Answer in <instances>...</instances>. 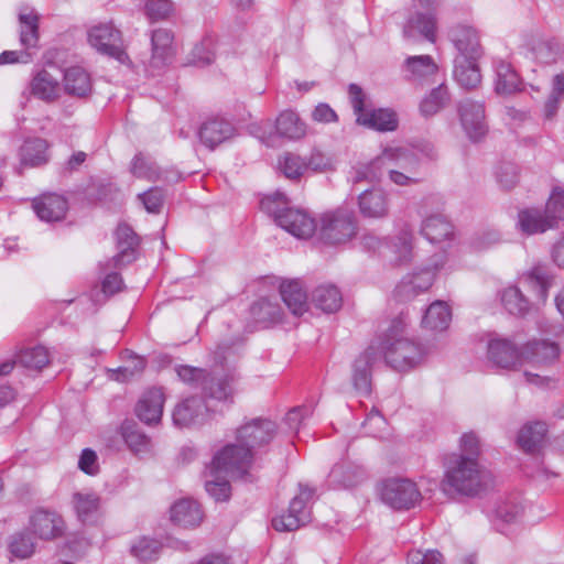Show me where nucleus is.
<instances>
[{
	"label": "nucleus",
	"instance_id": "f257e3e1",
	"mask_svg": "<svg viewBox=\"0 0 564 564\" xmlns=\"http://www.w3.org/2000/svg\"><path fill=\"white\" fill-rule=\"evenodd\" d=\"M491 484V474L477 459L465 455H453L447 465L442 489L445 494L475 497Z\"/></svg>",
	"mask_w": 564,
	"mask_h": 564
},
{
	"label": "nucleus",
	"instance_id": "f03ea898",
	"mask_svg": "<svg viewBox=\"0 0 564 564\" xmlns=\"http://www.w3.org/2000/svg\"><path fill=\"white\" fill-rule=\"evenodd\" d=\"M406 322L401 315L391 322L379 346L380 357L391 368L398 371H406L421 364L426 356V350L420 344L404 337Z\"/></svg>",
	"mask_w": 564,
	"mask_h": 564
},
{
	"label": "nucleus",
	"instance_id": "7ed1b4c3",
	"mask_svg": "<svg viewBox=\"0 0 564 564\" xmlns=\"http://www.w3.org/2000/svg\"><path fill=\"white\" fill-rule=\"evenodd\" d=\"M247 430L241 426L237 430L235 443H228L217 451L212 462L206 465L212 473L221 471L225 476L239 478L247 471Z\"/></svg>",
	"mask_w": 564,
	"mask_h": 564
},
{
	"label": "nucleus",
	"instance_id": "20e7f679",
	"mask_svg": "<svg viewBox=\"0 0 564 564\" xmlns=\"http://www.w3.org/2000/svg\"><path fill=\"white\" fill-rule=\"evenodd\" d=\"M178 378L193 388H200L205 397L218 401L228 399L232 393L231 381L227 377L212 376L203 368L181 365L175 368Z\"/></svg>",
	"mask_w": 564,
	"mask_h": 564
},
{
	"label": "nucleus",
	"instance_id": "39448f33",
	"mask_svg": "<svg viewBox=\"0 0 564 564\" xmlns=\"http://www.w3.org/2000/svg\"><path fill=\"white\" fill-rule=\"evenodd\" d=\"M356 218L351 210L338 208L321 219V238L329 245L347 242L356 235Z\"/></svg>",
	"mask_w": 564,
	"mask_h": 564
},
{
	"label": "nucleus",
	"instance_id": "423d86ee",
	"mask_svg": "<svg viewBox=\"0 0 564 564\" xmlns=\"http://www.w3.org/2000/svg\"><path fill=\"white\" fill-rule=\"evenodd\" d=\"M88 43L100 54L124 63L128 55L123 50L122 35L112 22L99 23L91 26L87 33Z\"/></svg>",
	"mask_w": 564,
	"mask_h": 564
},
{
	"label": "nucleus",
	"instance_id": "0eeeda50",
	"mask_svg": "<svg viewBox=\"0 0 564 564\" xmlns=\"http://www.w3.org/2000/svg\"><path fill=\"white\" fill-rule=\"evenodd\" d=\"M381 500L397 510H409L422 498L415 482L409 479H387L380 489Z\"/></svg>",
	"mask_w": 564,
	"mask_h": 564
},
{
	"label": "nucleus",
	"instance_id": "6e6552de",
	"mask_svg": "<svg viewBox=\"0 0 564 564\" xmlns=\"http://www.w3.org/2000/svg\"><path fill=\"white\" fill-rule=\"evenodd\" d=\"M276 434L278 424L269 417L259 416L249 421V466L269 451Z\"/></svg>",
	"mask_w": 564,
	"mask_h": 564
},
{
	"label": "nucleus",
	"instance_id": "1a4fd4ad",
	"mask_svg": "<svg viewBox=\"0 0 564 564\" xmlns=\"http://www.w3.org/2000/svg\"><path fill=\"white\" fill-rule=\"evenodd\" d=\"M458 111L462 126L468 138L473 141L480 140L488 130L484 104L465 99L459 104Z\"/></svg>",
	"mask_w": 564,
	"mask_h": 564
},
{
	"label": "nucleus",
	"instance_id": "9d476101",
	"mask_svg": "<svg viewBox=\"0 0 564 564\" xmlns=\"http://www.w3.org/2000/svg\"><path fill=\"white\" fill-rule=\"evenodd\" d=\"M32 532L42 540H53L63 535L65 522L61 514L46 509L33 511L29 521Z\"/></svg>",
	"mask_w": 564,
	"mask_h": 564
},
{
	"label": "nucleus",
	"instance_id": "9b49d317",
	"mask_svg": "<svg viewBox=\"0 0 564 564\" xmlns=\"http://www.w3.org/2000/svg\"><path fill=\"white\" fill-rule=\"evenodd\" d=\"M487 357L494 366L502 369H516L522 365V351L506 338H492L487 346Z\"/></svg>",
	"mask_w": 564,
	"mask_h": 564
},
{
	"label": "nucleus",
	"instance_id": "f8f14e48",
	"mask_svg": "<svg viewBox=\"0 0 564 564\" xmlns=\"http://www.w3.org/2000/svg\"><path fill=\"white\" fill-rule=\"evenodd\" d=\"M377 347L371 344L362 351L352 364V384L360 394L368 395L371 392V369L379 360Z\"/></svg>",
	"mask_w": 564,
	"mask_h": 564
},
{
	"label": "nucleus",
	"instance_id": "ddd939ff",
	"mask_svg": "<svg viewBox=\"0 0 564 564\" xmlns=\"http://www.w3.org/2000/svg\"><path fill=\"white\" fill-rule=\"evenodd\" d=\"M276 225L300 239L312 237L316 230V221L311 215L290 207L278 216Z\"/></svg>",
	"mask_w": 564,
	"mask_h": 564
},
{
	"label": "nucleus",
	"instance_id": "4468645a",
	"mask_svg": "<svg viewBox=\"0 0 564 564\" xmlns=\"http://www.w3.org/2000/svg\"><path fill=\"white\" fill-rule=\"evenodd\" d=\"M116 238L119 252L102 264L105 270L121 268L135 259V248L139 245V239L133 229L128 225H119L116 230Z\"/></svg>",
	"mask_w": 564,
	"mask_h": 564
},
{
	"label": "nucleus",
	"instance_id": "2eb2a0df",
	"mask_svg": "<svg viewBox=\"0 0 564 564\" xmlns=\"http://www.w3.org/2000/svg\"><path fill=\"white\" fill-rule=\"evenodd\" d=\"M451 42L458 51L456 57L479 58L482 54L478 32L470 25L457 24L449 30Z\"/></svg>",
	"mask_w": 564,
	"mask_h": 564
},
{
	"label": "nucleus",
	"instance_id": "dca6fc26",
	"mask_svg": "<svg viewBox=\"0 0 564 564\" xmlns=\"http://www.w3.org/2000/svg\"><path fill=\"white\" fill-rule=\"evenodd\" d=\"M236 134V128L225 119L208 120L198 130L200 143L209 150H214L219 144L234 139Z\"/></svg>",
	"mask_w": 564,
	"mask_h": 564
},
{
	"label": "nucleus",
	"instance_id": "f3484780",
	"mask_svg": "<svg viewBox=\"0 0 564 564\" xmlns=\"http://www.w3.org/2000/svg\"><path fill=\"white\" fill-rule=\"evenodd\" d=\"M364 467L352 462H340L334 465L328 474V482L333 488H352L367 479Z\"/></svg>",
	"mask_w": 564,
	"mask_h": 564
},
{
	"label": "nucleus",
	"instance_id": "a211bd4d",
	"mask_svg": "<svg viewBox=\"0 0 564 564\" xmlns=\"http://www.w3.org/2000/svg\"><path fill=\"white\" fill-rule=\"evenodd\" d=\"M358 207L366 218H386L390 209L389 195L381 188L366 189L358 196Z\"/></svg>",
	"mask_w": 564,
	"mask_h": 564
},
{
	"label": "nucleus",
	"instance_id": "6ab92c4d",
	"mask_svg": "<svg viewBox=\"0 0 564 564\" xmlns=\"http://www.w3.org/2000/svg\"><path fill=\"white\" fill-rule=\"evenodd\" d=\"M165 397L161 388H151L147 390L135 406L138 417L148 425L160 422Z\"/></svg>",
	"mask_w": 564,
	"mask_h": 564
},
{
	"label": "nucleus",
	"instance_id": "aec40b11",
	"mask_svg": "<svg viewBox=\"0 0 564 564\" xmlns=\"http://www.w3.org/2000/svg\"><path fill=\"white\" fill-rule=\"evenodd\" d=\"M404 72L409 80L424 85L434 82L438 66L430 55L409 56L404 62Z\"/></svg>",
	"mask_w": 564,
	"mask_h": 564
},
{
	"label": "nucleus",
	"instance_id": "412c9836",
	"mask_svg": "<svg viewBox=\"0 0 564 564\" xmlns=\"http://www.w3.org/2000/svg\"><path fill=\"white\" fill-rule=\"evenodd\" d=\"M435 279V270L425 268L404 276L395 288L399 300H408L430 289Z\"/></svg>",
	"mask_w": 564,
	"mask_h": 564
},
{
	"label": "nucleus",
	"instance_id": "4be33fe9",
	"mask_svg": "<svg viewBox=\"0 0 564 564\" xmlns=\"http://www.w3.org/2000/svg\"><path fill=\"white\" fill-rule=\"evenodd\" d=\"M394 151L384 149L380 155L375 158L368 163H361L354 167L352 171V183L380 182L382 176L388 170L390 163V156L393 155Z\"/></svg>",
	"mask_w": 564,
	"mask_h": 564
},
{
	"label": "nucleus",
	"instance_id": "5701e85b",
	"mask_svg": "<svg viewBox=\"0 0 564 564\" xmlns=\"http://www.w3.org/2000/svg\"><path fill=\"white\" fill-rule=\"evenodd\" d=\"M274 128L276 137L290 141L301 140L307 133V124L301 119L299 113L292 109L280 112L275 119Z\"/></svg>",
	"mask_w": 564,
	"mask_h": 564
},
{
	"label": "nucleus",
	"instance_id": "b1692460",
	"mask_svg": "<svg viewBox=\"0 0 564 564\" xmlns=\"http://www.w3.org/2000/svg\"><path fill=\"white\" fill-rule=\"evenodd\" d=\"M64 91L73 97L86 98L93 91L90 74L80 66H72L65 69L63 77Z\"/></svg>",
	"mask_w": 564,
	"mask_h": 564
},
{
	"label": "nucleus",
	"instance_id": "393cba45",
	"mask_svg": "<svg viewBox=\"0 0 564 564\" xmlns=\"http://www.w3.org/2000/svg\"><path fill=\"white\" fill-rule=\"evenodd\" d=\"M33 209L44 221H58L65 217L68 204L61 195L44 194L33 200Z\"/></svg>",
	"mask_w": 564,
	"mask_h": 564
},
{
	"label": "nucleus",
	"instance_id": "a878e982",
	"mask_svg": "<svg viewBox=\"0 0 564 564\" xmlns=\"http://www.w3.org/2000/svg\"><path fill=\"white\" fill-rule=\"evenodd\" d=\"M170 514L171 520L183 528H195L204 518L199 503L189 498L177 500L171 507Z\"/></svg>",
	"mask_w": 564,
	"mask_h": 564
},
{
	"label": "nucleus",
	"instance_id": "bb28decb",
	"mask_svg": "<svg viewBox=\"0 0 564 564\" xmlns=\"http://www.w3.org/2000/svg\"><path fill=\"white\" fill-rule=\"evenodd\" d=\"M560 355L556 343L549 340L529 341L522 350V364L547 365L553 362Z\"/></svg>",
	"mask_w": 564,
	"mask_h": 564
},
{
	"label": "nucleus",
	"instance_id": "cd10ccee",
	"mask_svg": "<svg viewBox=\"0 0 564 564\" xmlns=\"http://www.w3.org/2000/svg\"><path fill=\"white\" fill-rule=\"evenodd\" d=\"M151 43L152 56L150 59V67L159 70L171 61L173 54V34L165 29L154 30L152 32Z\"/></svg>",
	"mask_w": 564,
	"mask_h": 564
},
{
	"label": "nucleus",
	"instance_id": "c85d7f7f",
	"mask_svg": "<svg viewBox=\"0 0 564 564\" xmlns=\"http://www.w3.org/2000/svg\"><path fill=\"white\" fill-rule=\"evenodd\" d=\"M530 51L536 62L544 65L555 64L564 57V45L554 37L533 39Z\"/></svg>",
	"mask_w": 564,
	"mask_h": 564
},
{
	"label": "nucleus",
	"instance_id": "c756f323",
	"mask_svg": "<svg viewBox=\"0 0 564 564\" xmlns=\"http://www.w3.org/2000/svg\"><path fill=\"white\" fill-rule=\"evenodd\" d=\"M280 294L294 314L301 316L307 311V295L300 280H285L280 284Z\"/></svg>",
	"mask_w": 564,
	"mask_h": 564
},
{
	"label": "nucleus",
	"instance_id": "7c9ffc66",
	"mask_svg": "<svg viewBox=\"0 0 564 564\" xmlns=\"http://www.w3.org/2000/svg\"><path fill=\"white\" fill-rule=\"evenodd\" d=\"M249 313L252 317L254 328H268L282 321L283 312L278 303L268 299L256 302Z\"/></svg>",
	"mask_w": 564,
	"mask_h": 564
},
{
	"label": "nucleus",
	"instance_id": "2f4dec72",
	"mask_svg": "<svg viewBox=\"0 0 564 564\" xmlns=\"http://www.w3.org/2000/svg\"><path fill=\"white\" fill-rule=\"evenodd\" d=\"M478 58L455 57L454 78L457 84L467 90L475 89L481 83Z\"/></svg>",
	"mask_w": 564,
	"mask_h": 564
},
{
	"label": "nucleus",
	"instance_id": "473e14b6",
	"mask_svg": "<svg viewBox=\"0 0 564 564\" xmlns=\"http://www.w3.org/2000/svg\"><path fill=\"white\" fill-rule=\"evenodd\" d=\"M436 19L434 14L429 13H416L410 18L403 28V36L406 40H412L415 33L421 34L430 42H435L436 35Z\"/></svg>",
	"mask_w": 564,
	"mask_h": 564
},
{
	"label": "nucleus",
	"instance_id": "72a5a7b5",
	"mask_svg": "<svg viewBox=\"0 0 564 564\" xmlns=\"http://www.w3.org/2000/svg\"><path fill=\"white\" fill-rule=\"evenodd\" d=\"M206 405L202 398L189 397L176 405L173 412V421L178 426H188L203 416Z\"/></svg>",
	"mask_w": 564,
	"mask_h": 564
},
{
	"label": "nucleus",
	"instance_id": "f704fd0d",
	"mask_svg": "<svg viewBox=\"0 0 564 564\" xmlns=\"http://www.w3.org/2000/svg\"><path fill=\"white\" fill-rule=\"evenodd\" d=\"M313 304L325 313H334L341 307L343 295L340 290L329 283L321 284L312 292Z\"/></svg>",
	"mask_w": 564,
	"mask_h": 564
},
{
	"label": "nucleus",
	"instance_id": "c9c22d12",
	"mask_svg": "<svg viewBox=\"0 0 564 564\" xmlns=\"http://www.w3.org/2000/svg\"><path fill=\"white\" fill-rule=\"evenodd\" d=\"M421 232L431 243H437L453 234V226L443 214L437 213L423 220Z\"/></svg>",
	"mask_w": 564,
	"mask_h": 564
},
{
	"label": "nucleus",
	"instance_id": "e433bc0d",
	"mask_svg": "<svg viewBox=\"0 0 564 564\" xmlns=\"http://www.w3.org/2000/svg\"><path fill=\"white\" fill-rule=\"evenodd\" d=\"M517 226L522 234L535 235L542 234L553 228L551 220L546 218L544 213L535 208L522 209L518 214Z\"/></svg>",
	"mask_w": 564,
	"mask_h": 564
},
{
	"label": "nucleus",
	"instance_id": "4c0bfd02",
	"mask_svg": "<svg viewBox=\"0 0 564 564\" xmlns=\"http://www.w3.org/2000/svg\"><path fill=\"white\" fill-rule=\"evenodd\" d=\"M494 68L496 73L495 89L497 94L510 95L519 89V76L510 63L502 59H495Z\"/></svg>",
	"mask_w": 564,
	"mask_h": 564
},
{
	"label": "nucleus",
	"instance_id": "58836bf2",
	"mask_svg": "<svg viewBox=\"0 0 564 564\" xmlns=\"http://www.w3.org/2000/svg\"><path fill=\"white\" fill-rule=\"evenodd\" d=\"M452 319L449 306L443 301L433 302L422 318V327L433 332L445 330Z\"/></svg>",
	"mask_w": 564,
	"mask_h": 564
},
{
	"label": "nucleus",
	"instance_id": "ea45409f",
	"mask_svg": "<svg viewBox=\"0 0 564 564\" xmlns=\"http://www.w3.org/2000/svg\"><path fill=\"white\" fill-rule=\"evenodd\" d=\"M357 122L378 131H393L398 127L397 115L389 109L365 111L357 117Z\"/></svg>",
	"mask_w": 564,
	"mask_h": 564
},
{
	"label": "nucleus",
	"instance_id": "a19ab883",
	"mask_svg": "<svg viewBox=\"0 0 564 564\" xmlns=\"http://www.w3.org/2000/svg\"><path fill=\"white\" fill-rule=\"evenodd\" d=\"M73 508L82 522L94 520L100 507V498L93 491H77L72 497Z\"/></svg>",
	"mask_w": 564,
	"mask_h": 564
},
{
	"label": "nucleus",
	"instance_id": "79ce46f5",
	"mask_svg": "<svg viewBox=\"0 0 564 564\" xmlns=\"http://www.w3.org/2000/svg\"><path fill=\"white\" fill-rule=\"evenodd\" d=\"M48 144L44 139L33 138L26 140L21 147V163L29 166H39L48 161Z\"/></svg>",
	"mask_w": 564,
	"mask_h": 564
},
{
	"label": "nucleus",
	"instance_id": "37998d69",
	"mask_svg": "<svg viewBox=\"0 0 564 564\" xmlns=\"http://www.w3.org/2000/svg\"><path fill=\"white\" fill-rule=\"evenodd\" d=\"M31 90L37 98L44 101H53L58 97L59 85L52 74L43 69L32 79Z\"/></svg>",
	"mask_w": 564,
	"mask_h": 564
},
{
	"label": "nucleus",
	"instance_id": "c03bdc74",
	"mask_svg": "<svg viewBox=\"0 0 564 564\" xmlns=\"http://www.w3.org/2000/svg\"><path fill=\"white\" fill-rule=\"evenodd\" d=\"M121 435L127 446L135 454H145L151 451V440L135 423L126 421L121 425Z\"/></svg>",
	"mask_w": 564,
	"mask_h": 564
},
{
	"label": "nucleus",
	"instance_id": "a18cd8bd",
	"mask_svg": "<svg viewBox=\"0 0 564 564\" xmlns=\"http://www.w3.org/2000/svg\"><path fill=\"white\" fill-rule=\"evenodd\" d=\"M546 434V424L534 422L525 424L518 434V445L525 452H534L543 442Z\"/></svg>",
	"mask_w": 564,
	"mask_h": 564
},
{
	"label": "nucleus",
	"instance_id": "49530a36",
	"mask_svg": "<svg viewBox=\"0 0 564 564\" xmlns=\"http://www.w3.org/2000/svg\"><path fill=\"white\" fill-rule=\"evenodd\" d=\"M205 489L216 501H224L229 498L230 476H225L221 471L212 473L210 468L205 467Z\"/></svg>",
	"mask_w": 564,
	"mask_h": 564
},
{
	"label": "nucleus",
	"instance_id": "de8ad7c7",
	"mask_svg": "<svg viewBox=\"0 0 564 564\" xmlns=\"http://www.w3.org/2000/svg\"><path fill=\"white\" fill-rule=\"evenodd\" d=\"M449 101L447 87L442 83L433 88L421 101L420 112L425 118L436 115Z\"/></svg>",
	"mask_w": 564,
	"mask_h": 564
},
{
	"label": "nucleus",
	"instance_id": "09e8293b",
	"mask_svg": "<svg viewBox=\"0 0 564 564\" xmlns=\"http://www.w3.org/2000/svg\"><path fill=\"white\" fill-rule=\"evenodd\" d=\"M522 281L535 291L538 299L541 301L546 300L551 280L549 271L544 265H534L522 276Z\"/></svg>",
	"mask_w": 564,
	"mask_h": 564
},
{
	"label": "nucleus",
	"instance_id": "8fccbe9b",
	"mask_svg": "<svg viewBox=\"0 0 564 564\" xmlns=\"http://www.w3.org/2000/svg\"><path fill=\"white\" fill-rule=\"evenodd\" d=\"M501 302L505 308L512 315L521 316L530 310L529 300L514 285L508 286L502 291Z\"/></svg>",
	"mask_w": 564,
	"mask_h": 564
},
{
	"label": "nucleus",
	"instance_id": "3c124183",
	"mask_svg": "<svg viewBox=\"0 0 564 564\" xmlns=\"http://www.w3.org/2000/svg\"><path fill=\"white\" fill-rule=\"evenodd\" d=\"M279 170L289 180H300L306 172L305 159L293 152L283 153L278 160Z\"/></svg>",
	"mask_w": 564,
	"mask_h": 564
},
{
	"label": "nucleus",
	"instance_id": "603ef678",
	"mask_svg": "<svg viewBox=\"0 0 564 564\" xmlns=\"http://www.w3.org/2000/svg\"><path fill=\"white\" fill-rule=\"evenodd\" d=\"M21 30L20 42L26 48L35 47L39 41V17L30 11L19 15Z\"/></svg>",
	"mask_w": 564,
	"mask_h": 564
},
{
	"label": "nucleus",
	"instance_id": "864d4df0",
	"mask_svg": "<svg viewBox=\"0 0 564 564\" xmlns=\"http://www.w3.org/2000/svg\"><path fill=\"white\" fill-rule=\"evenodd\" d=\"M131 172L139 178H145L152 182L159 180H167L166 176H163L156 163L143 154H138L134 156L131 165Z\"/></svg>",
	"mask_w": 564,
	"mask_h": 564
},
{
	"label": "nucleus",
	"instance_id": "5fc2aeb1",
	"mask_svg": "<svg viewBox=\"0 0 564 564\" xmlns=\"http://www.w3.org/2000/svg\"><path fill=\"white\" fill-rule=\"evenodd\" d=\"M18 362L24 368L41 370L50 362V354L43 346L28 348L19 354Z\"/></svg>",
	"mask_w": 564,
	"mask_h": 564
},
{
	"label": "nucleus",
	"instance_id": "6e6d98bb",
	"mask_svg": "<svg viewBox=\"0 0 564 564\" xmlns=\"http://www.w3.org/2000/svg\"><path fill=\"white\" fill-rule=\"evenodd\" d=\"M161 544L153 539L141 538L131 546V553L141 562H152L159 558Z\"/></svg>",
	"mask_w": 564,
	"mask_h": 564
},
{
	"label": "nucleus",
	"instance_id": "4d7b16f0",
	"mask_svg": "<svg viewBox=\"0 0 564 564\" xmlns=\"http://www.w3.org/2000/svg\"><path fill=\"white\" fill-rule=\"evenodd\" d=\"M314 495V490L301 486L300 487V494L295 496L289 506V511L294 513L299 519H301L305 524L311 519V511L308 507V502L312 500Z\"/></svg>",
	"mask_w": 564,
	"mask_h": 564
},
{
	"label": "nucleus",
	"instance_id": "13d9d810",
	"mask_svg": "<svg viewBox=\"0 0 564 564\" xmlns=\"http://www.w3.org/2000/svg\"><path fill=\"white\" fill-rule=\"evenodd\" d=\"M388 150L394 151L393 155L390 156V163H393L410 175L417 176L420 162L413 152L402 148H388Z\"/></svg>",
	"mask_w": 564,
	"mask_h": 564
},
{
	"label": "nucleus",
	"instance_id": "bf43d9fd",
	"mask_svg": "<svg viewBox=\"0 0 564 564\" xmlns=\"http://www.w3.org/2000/svg\"><path fill=\"white\" fill-rule=\"evenodd\" d=\"M544 215L551 220L554 227L560 219L564 218V189L560 186L553 188L546 203Z\"/></svg>",
	"mask_w": 564,
	"mask_h": 564
},
{
	"label": "nucleus",
	"instance_id": "052dcab7",
	"mask_svg": "<svg viewBox=\"0 0 564 564\" xmlns=\"http://www.w3.org/2000/svg\"><path fill=\"white\" fill-rule=\"evenodd\" d=\"M214 41L212 37H205L192 50L189 63L196 66H206L214 61Z\"/></svg>",
	"mask_w": 564,
	"mask_h": 564
},
{
	"label": "nucleus",
	"instance_id": "680f3d73",
	"mask_svg": "<svg viewBox=\"0 0 564 564\" xmlns=\"http://www.w3.org/2000/svg\"><path fill=\"white\" fill-rule=\"evenodd\" d=\"M288 205V197L280 192L268 195L260 200V209L265 214L273 216L275 223H278V216L282 214L285 208H289Z\"/></svg>",
	"mask_w": 564,
	"mask_h": 564
},
{
	"label": "nucleus",
	"instance_id": "e2e57ef3",
	"mask_svg": "<svg viewBox=\"0 0 564 564\" xmlns=\"http://www.w3.org/2000/svg\"><path fill=\"white\" fill-rule=\"evenodd\" d=\"M305 159L306 171L324 173L335 169V161L332 156L321 150L314 149Z\"/></svg>",
	"mask_w": 564,
	"mask_h": 564
},
{
	"label": "nucleus",
	"instance_id": "0e129e2a",
	"mask_svg": "<svg viewBox=\"0 0 564 564\" xmlns=\"http://www.w3.org/2000/svg\"><path fill=\"white\" fill-rule=\"evenodd\" d=\"M523 513V506L516 499L501 502L496 509L497 518L505 523L517 522Z\"/></svg>",
	"mask_w": 564,
	"mask_h": 564
},
{
	"label": "nucleus",
	"instance_id": "69168bd1",
	"mask_svg": "<svg viewBox=\"0 0 564 564\" xmlns=\"http://www.w3.org/2000/svg\"><path fill=\"white\" fill-rule=\"evenodd\" d=\"M9 547L14 556L26 558L32 555L34 543L28 533L19 532L11 538Z\"/></svg>",
	"mask_w": 564,
	"mask_h": 564
},
{
	"label": "nucleus",
	"instance_id": "338daca9",
	"mask_svg": "<svg viewBox=\"0 0 564 564\" xmlns=\"http://www.w3.org/2000/svg\"><path fill=\"white\" fill-rule=\"evenodd\" d=\"M138 199L143 204L147 212L159 214L164 202V193L162 188L153 187L139 194Z\"/></svg>",
	"mask_w": 564,
	"mask_h": 564
},
{
	"label": "nucleus",
	"instance_id": "774afa93",
	"mask_svg": "<svg viewBox=\"0 0 564 564\" xmlns=\"http://www.w3.org/2000/svg\"><path fill=\"white\" fill-rule=\"evenodd\" d=\"M408 564H444V556L437 550H413L408 554Z\"/></svg>",
	"mask_w": 564,
	"mask_h": 564
}]
</instances>
